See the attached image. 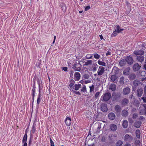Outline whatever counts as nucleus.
Here are the masks:
<instances>
[{"label": "nucleus", "mask_w": 146, "mask_h": 146, "mask_svg": "<svg viewBox=\"0 0 146 146\" xmlns=\"http://www.w3.org/2000/svg\"><path fill=\"white\" fill-rule=\"evenodd\" d=\"M111 97V94L110 93H106L101 96V100L102 102H106L110 99Z\"/></svg>", "instance_id": "1"}, {"label": "nucleus", "mask_w": 146, "mask_h": 146, "mask_svg": "<svg viewBox=\"0 0 146 146\" xmlns=\"http://www.w3.org/2000/svg\"><path fill=\"white\" fill-rule=\"evenodd\" d=\"M133 84L134 86H133V91H135L136 90V87L140 85H142L143 83L141 82L140 81L138 80H136L133 82Z\"/></svg>", "instance_id": "2"}, {"label": "nucleus", "mask_w": 146, "mask_h": 146, "mask_svg": "<svg viewBox=\"0 0 146 146\" xmlns=\"http://www.w3.org/2000/svg\"><path fill=\"white\" fill-rule=\"evenodd\" d=\"M105 68L102 66H100L97 71L98 75L101 76L104 73V71Z\"/></svg>", "instance_id": "3"}, {"label": "nucleus", "mask_w": 146, "mask_h": 146, "mask_svg": "<svg viewBox=\"0 0 146 146\" xmlns=\"http://www.w3.org/2000/svg\"><path fill=\"white\" fill-rule=\"evenodd\" d=\"M78 64L75 63L72 66V67L75 71L80 72L81 70L80 68L78 67Z\"/></svg>", "instance_id": "4"}, {"label": "nucleus", "mask_w": 146, "mask_h": 146, "mask_svg": "<svg viewBox=\"0 0 146 146\" xmlns=\"http://www.w3.org/2000/svg\"><path fill=\"white\" fill-rule=\"evenodd\" d=\"M125 60L126 62L130 65L132 64L133 62L132 58L130 56H127L125 59Z\"/></svg>", "instance_id": "5"}, {"label": "nucleus", "mask_w": 146, "mask_h": 146, "mask_svg": "<svg viewBox=\"0 0 146 146\" xmlns=\"http://www.w3.org/2000/svg\"><path fill=\"white\" fill-rule=\"evenodd\" d=\"M133 139V138L131 135L128 134H126L125 135L124 138V140L130 142Z\"/></svg>", "instance_id": "6"}, {"label": "nucleus", "mask_w": 146, "mask_h": 146, "mask_svg": "<svg viewBox=\"0 0 146 146\" xmlns=\"http://www.w3.org/2000/svg\"><path fill=\"white\" fill-rule=\"evenodd\" d=\"M111 81L114 82H117L118 81V77L117 76L113 75L110 77Z\"/></svg>", "instance_id": "7"}, {"label": "nucleus", "mask_w": 146, "mask_h": 146, "mask_svg": "<svg viewBox=\"0 0 146 146\" xmlns=\"http://www.w3.org/2000/svg\"><path fill=\"white\" fill-rule=\"evenodd\" d=\"M144 53L143 51L141 50H135L133 52L134 54L138 56L143 55L144 54Z\"/></svg>", "instance_id": "8"}, {"label": "nucleus", "mask_w": 146, "mask_h": 146, "mask_svg": "<svg viewBox=\"0 0 146 146\" xmlns=\"http://www.w3.org/2000/svg\"><path fill=\"white\" fill-rule=\"evenodd\" d=\"M130 92V89L129 87H126L123 88V94L126 95L128 94Z\"/></svg>", "instance_id": "9"}, {"label": "nucleus", "mask_w": 146, "mask_h": 146, "mask_svg": "<svg viewBox=\"0 0 146 146\" xmlns=\"http://www.w3.org/2000/svg\"><path fill=\"white\" fill-rule=\"evenodd\" d=\"M143 90L142 88H139L137 90V96L138 97H141L143 93Z\"/></svg>", "instance_id": "10"}, {"label": "nucleus", "mask_w": 146, "mask_h": 146, "mask_svg": "<svg viewBox=\"0 0 146 146\" xmlns=\"http://www.w3.org/2000/svg\"><path fill=\"white\" fill-rule=\"evenodd\" d=\"M137 59L138 62L142 63L144 60V57L143 55L138 56L137 57Z\"/></svg>", "instance_id": "11"}, {"label": "nucleus", "mask_w": 146, "mask_h": 146, "mask_svg": "<svg viewBox=\"0 0 146 146\" xmlns=\"http://www.w3.org/2000/svg\"><path fill=\"white\" fill-rule=\"evenodd\" d=\"M74 77L75 80L78 81L80 79L81 75L80 73L76 72L74 73Z\"/></svg>", "instance_id": "12"}, {"label": "nucleus", "mask_w": 146, "mask_h": 146, "mask_svg": "<svg viewBox=\"0 0 146 146\" xmlns=\"http://www.w3.org/2000/svg\"><path fill=\"white\" fill-rule=\"evenodd\" d=\"M101 109L102 111L104 112H106L108 110L107 105L104 104H102L101 105Z\"/></svg>", "instance_id": "13"}, {"label": "nucleus", "mask_w": 146, "mask_h": 146, "mask_svg": "<svg viewBox=\"0 0 146 146\" xmlns=\"http://www.w3.org/2000/svg\"><path fill=\"white\" fill-rule=\"evenodd\" d=\"M71 119L69 117H66L65 120V123L66 125L68 126L70 125L71 123Z\"/></svg>", "instance_id": "14"}, {"label": "nucleus", "mask_w": 146, "mask_h": 146, "mask_svg": "<svg viewBox=\"0 0 146 146\" xmlns=\"http://www.w3.org/2000/svg\"><path fill=\"white\" fill-rule=\"evenodd\" d=\"M124 30L123 29H121L120 26L119 25L116 26L115 29V31L117 33H119Z\"/></svg>", "instance_id": "15"}, {"label": "nucleus", "mask_w": 146, "mask_h": 146, "mask_svg": "<svg viewBox=\"0 0 146 146\" xmlns=\"http://www.w3.org/2000/svg\"><path fill=\"white\" fill-rule=\"evenodd\" d=\"M140 66L138 63L134 64L133 67V70L135 71H138L140 68Z\"/></svg>", "instance_id": "16"}, {"label": "nucleus", "mask_w": 146, "mask_h": 146, "mask_svg": "<svg viewBox=\"0 0 146 146\" xmlns=\"http://www.w3.org/2000/svg\"><path fill=\"white\" fill-rule=\"evenodd\" d=\"M141 124V121H135V122L134 126L136 128H139Z\"/></svg>", "instance_id": "17"}, {"label": "nucleus", "mask_w": 146, "mask_h": 146, "mask_svg": "<svg viewBox=\"0 0 146 146\" xmlns=\"http://www.w3.org/2000/svg\"><path fill=\"white\" fill-rule=\"evenodd\" d=\"M108 117L109 119L111 120H113L115 118V115L113 113H110L108 115Z\"/></svg>", "instance_id": "18"}, {"label": "nucleus", "mask_w": 146, "mask_h": 146, "mask_svg": "<svg viewBox=\"0 0 146 146\" xmlns=\"http://www.w3.org/2000/svg\"><path fill=\"white\" fill-rule=\"evenodd\" d=\"M117 126L116 125L112 124L110 126V128L113 131H116L117 129Z\"/></svg>", "instance_id": "19"}, {"label": "nucleus", "mask_w": 146, "mask_h": 146, "mask_svg": "<svg viewBox=\"0 0 146 146\" xmlns=\"http://www.w3.org/2000/svg\"><path fill=\"white\" fill-rule=\"evenodd\" d=\"M81 84H75L73 88L76 90H78L81 87Z\"/></svg>", "instance_id": "20"}, {"label": "nucleus", "mask_w": 146, "mask_h": 146, "mask_svg": "<svg viewBox=\"0 0 146 146\" xmlns=\"http://www.w3.org/2000/svg\"><path fill=\"white\" fill-rule=\"evenodd\" d=\"M60 6L63 12H65L66 9V5L64 3H62L60 5Z\"/></svg>", "instance_id": "21"}, {"label": "nucleus", "mask_w": 146, "mask_h": 146, "mask_svg": "<svg viewBox=\"0 0 146 146\" xmlns=\"http://www.w3.org/2000/svg\"><path fill=\"white\" fill-rule=\"evenodd\" d=\"M115 110L117 113L120 112L121 110V109L120 106L118 105H116L115 106Z\"/></svg>", "instance_id": "22"}, {"label": "nucleus", "mask_w": 146, "mask_h": 146, "mask_svg": "<svg viewBox=\"0 0 146 146\" xmlns=\"http://www.w3.org/2000/svg\"><path fill=\"white\" fill-rule=\"evenodd\" d=\"M128 125V122L127 120H124L123 121L122 126L124 128H126L127 127Z\"/></svg>", "instance_id": "23"}, {"label": "nucleus", "mask_w": 146, "mask_h": 146, "mask_svg": "<svg viewBox=\"0 0 146 146\" xmlns=\"http://www.w3.org/2000/svg\"><path fill=\"white\" fill-rule=\"evenodd\" d=\"M35 87H33L32 90V99L33 100V102L34 101V98L35 96Z\"/></svg>", "instance_id": "24"}, {"label": "nucleus", "mask_w": 146, "mask_h": 146, "mask_svg": "<svg viewBox=\"0 0 146 146\" xmlns=\"http://www.w3.org/2000/svg\"><path fill=\"white\" fill-rule=\"evenodd\" d=\"M109 89L110 90L114 91L116 89V85L114 84H112L110 86Z\"/></svg>", "instance_id": "25"}, {"label": "nucleus", "mask_w": 146, "mask_h": 146, "mask_svg": "<svg viewBox=\"0 0 146 146\" xmlns=\"http://www.w3.org/2000/svg\"><path fill=\"white\" fill-rule=\"evenodd\" d=\"M122 104L123 106H125L127 104L129 103V101L126 98L123 99L122 101Z\"/></svg>", "instance_id": "26"}, {"label": "nucleus", "mask_w": 146, "mask_h": 146, "mask_svg": "<svg viewBox=\"0 0 146 146\" xmlns=\"http://www.w3.org/2000/svg\"><path fill=\"white\" fill-rule=\"evenodd\" d=\"M93 61L92 60H88L86 62H85V64L84 66H88L89 65H92V64Z\"/></svg>", "instance_id": "27"}, {"label": "nucleus", "mask_w": 146, "mask_h": 146, "mask_svg": "<svg viewBox=\"0 0 146 146\" xmlns=\"http://www.w3.org/2000/svg\"><path fill=\"white\" fill-rule=\"evenodd\" d=\"M126 62L125 60L123 59L120 61L119 63L120 66H123L125 64Z\"/></svg>", "instance_id": "28"}, {"label": "nucleus", "mask_w": 146, "mask_h": 146, "mask_svg": "<svg viewBox=\"0 0 146 146\" xmlns=\"http://www.w3.org/2000/svg\"><path fill=\"white\" fill-rule=\"evenodd\" d=\"M135 134L137 137L138 139L140 138L141 134L140 130L139 129L135 131Z\"/></svg>", "instance_id": "29"}, {"label": "nucleus", "mask_w": 146, "mask_h": 146, "mask_svg": "<svg viewBox=\"0 0 146 146\" xmlns=\"http://www.w3.org/2000/svg\"><path fill=\"white\" fill-rule=\"evenodd\" d=\"M128 112L125 110H123L122 111V115L123 116L126 117L127 116Z\"/></svg>", "instance_id": "30"}, {"label": "nucleus", "mask_w": 146, "mask_h": 146, "mask_svg": "<svg viewBox=\"0 0 146 146\" xmlns=\"http://www.w3.org/2000/svg\"><path fill=\"white\" fill-rule=\"evenodd\" d=\"M141 99L144 102L146 103V91H144L143 96Z\"/></svg>", "instance_id": "31"}, {"label": "nucleus", "mask_w": 146, "mask_h": 146, "mask_svg": "<svg viewBox=\"0 0 146 146\" xmlns=\"http://www.w3.org/2000/svg\"><path fill=\"white\" fill-rule=\"evenodd\" d=\"M27 133H25L23 138L22 142H27Z\"/></svg>", "instance_id": "32"}, {"label": "nucleus", "mask_w": 146, "mask_h": 146, "mask_svg": "<svg viewBox=\"0 0 146 146\" xmlns=\"http://www.w3.org/2000/svg\"><path fill=\"white\" fill-rule=\"evenodd\" d=\"M41 94H38L37 96V104L38 105L41 100V99L40 98L41 97Z\"/></svg>", "instance_id": "33"}, {"label": "nucleus", "mask_w": 146, "mask_h": 146, "mask_svg": "<svg viewBox=\"0 0 146 146\" xmlns=\"http://www.w3.org/2000/svg\"><path fill=\"white\" fill-rule=\"evenodd\" d=\"M93 54H87L86 55L85 58L86 59H92L93 57Z\"/></svg>", "instance_id": "34"}, {"label": "nucleus", "mask_w": 146, "mask_h": 146, "mask_svg": "<svg viewBox=\"0 0 146 146\" xmlns=\"http://www.w3.org/2000/svg\"><path fill=\"white\" fill-rule=\"evenodd\" d=\"M135 77L136 75L134 74H131L129 76V78L130 80H133L135 78Z\"/></svg>", "instance_id": "35"}, {"label": "nucleus", "mask_w": 146, "mask_h": 146, "mask_svg": "<svg viewBox=\"0 0 146 146\" xmlns=\"http://www.w3.org/2000/svg\"><path fill=\"white\" fill-rule=\"evenodd\" d=\"M98 64L100 65H102L105 66H106V64L104 62L101 61L100 60H98Z\"/></svg>", "instance_id": "36"}, {"label": "nucleus", "mask_w": 146, "mask_h": 146, "mask_svg": "<svg viewBox=\"0 0 146 146\" xmlns=\"http://www.w3.org/2000/svg\"><path fill=\"white\" fill-rule=\"evenodd\" d=\"M124 77L122 76L120 77L119 80V83L123 85L124 84Z\"/></svg>", "instance_id": "37"}, {"label": "nucleus", "mask_w": 146, "mask_h": 146, "mask_svg": "<svg viewBox=\"0 0 146 146\" xmlns=\"http://www.w3.org/2000/svg\"><path fill=\"white\" fill-rule=\"evenodd\" d=\"M123 144V142L121 140H119L116 142V146H120Z\"/></svg>", "instance_id": "38"}, {"label": "nucleus", "mask_w": 146, "mask_h": 146, "mask_svg": "<svg viewBox=\"0 0 146 146\" xmlns=\"http://www.w3.org/2000/svg\"><path fill=\"white\" fill-rule=\"evenodd\" d=\"M94 58L96 59H99L100 57V56L97 53H94L93 54Z\"/></svg>", "instance_id": "39"}, {"label": "nucleus", "mask_w": 146, "mask_h": 146, "mask_svg": "<svg viewBox=\"0 0 146 146\" xmlns=\"http://www.w3.org/2000/svg\"><path fill=\"white\" fill-rule=\"evenodd\" d=\"M89 88H90V92H92L94 91V86L93 85H92V86H89Z\"/></svg>", "instance_id": "40"}, {"label": "nucleus", "mask_w": 146, "mask_h": 146, "mask_svg": "<svg viewBox=\"0 0 146 146\" xmlns=\"http://www.w3.org/2000/svg\"><path fill=\"white\" fill-rule=\"evenodd\" d=\"M119 33H117L115 31H114L113 33L111 34V36L112 37H115Z\"/></svg>", "instance_id": "41"}, {"label": "nucleus", "mask_w": 146, "mask_h": 146, "mask_svg": "<svg viewBox=\"0 0 146 146\" xmlns=\"http://www.w3.org/2000/svg\"><path fill=\"white\" fill-rule=\"evenodd\" d=\"M123 73L125 75H128L129 74V71L127 69H125L124 70Z\"/></svg>", "instance_id": "42"}, {"label": "nucleus", "mask_w": 146, "mask_h": 146, "mask_svg": "<svg viewBox=\"0 0 146 146\" xmlns=\"http://www.w3.org/2000/svg\"><path fill=\"white\" fill-rule=\"evenodd\" d=\"M36 128L34 124H33L32 126V129L31 130V132H32L33 133H34L35 132V131Z\"/></svg>", "instance_id": "43"}, {"label": "nucleus", "mask_w": 146, "mask_h": 146, "mask_svg": "<svg viewBox=\"0 0 146 146\" xmlns=\"http://www.w3.org/2000/svg\"><path fill=\"white\" fill-rule=\"evenodd\" d=\"M138 114L136 113H133L132 115V118L133 119H135L138 117Z\"/></svg>", "instance_id": "44"}, {"label": "nucleus", "mask_w": 146, "mask_h": 146, "mask_svg": "<svg viewBox=\"0 0 146 146\" xmlns=\"http://www.w3.org/2000/svg\"><path fill=\"white\" fill-rule=\"evenodd\" d=\"M81 91L84 92H86V86H84L81 89Z\"/></svg>", "instance_id": "45"}, {"label": "nucleus", "mask_w": 146, "mask_h": 146, "mask_svg": "<svg viewBox=\"0 0 146 146\" xmlns=\"http://www.w3.org/2000/svg\"><path fill=\"white\" fill-rule=\"evenodd\" d=\"M50 146H54V143L51 138H50Z\"/></svg>", "instance_id": "46"}, {"label": "nucleus", "mask_w": 146, "mask_h": 146, "mask_svg": "<svg viewBox=\"0 0 146 146\" xmlns=\"http://www.w3.org/2000/svg\"><path fill=\"white\" fill-rule=\"evenodd\" d=\"M100 94V92H97L95 94V98H98Z\"/></svg>", "instance_id": "47"}, {"label": "nucleus", "mask_w": 146, "mask_h": 146, "mask_svg": "<svg viewBox=\"0 0 146 146\" xmlns=\"http://www.w3.org/2000/svg\"><path fill=\"white\" fill-rule=\"evenodd\" d=\"M74 81H72V82H70V84L69 85V86L70 87V88L73 87V86H74Z\"/></svg>", "instance_id": "48"}, {"label": "nucleus", "mask_w": 146, "mask_h": 146, "mask_svg": "<svg viewBox=\"0 0 146 146\" xmlns=\"http://www.w3.org/2000/svg\"><path fill=\"white\" fill-rule=\"evenodd\" d=\"M62 69L64 71L66 72L67 71L68 68L66 67H64L62 68Z\"/></svg>", "instance_id": "49"}, {"label": "nucleus", "mask_w": 146, "mask_h": 146, "mask_svg": "<svg viewBox=\"0 0 146 146\" xmlns=\"http://www.w3.org/2000/svg\"><path fill=\"white\" fill-rule=\"evenodd\" d=\"M125 3L127 6L130 7V3L127 1H125Z\"/></svg>", "instance_id": "50"}, {"label": "nucleus", "mask_w": 146, "mask_h": 146, "mask_svg": "<svg viewBox=\"0 0 146 146\" xmlns=\"http://www.w3.org/2000/svg\"><path fill=\"white\" fill-rule=\"evenodd\" d=\"M90 8V6H86L85 9V11H87L88 10H89Z\"/></svg>", "instance_id": "51"}, {"label": "nucleus", "mask_w": 146, "mask_h": 146, "mask_svg": "<svg viewBox=\"0 0 146 146\" xmlns=\"http://www.w3.org/2000/svg\"><path fill=\"white\" fill-rule=\"evenodd\" d=\"M32 140L31 137H30L29 141V142L28 143V145L29 146H30L31 144V143H32Z\"/></svg>", "instance_id": "52"}, {"label": "nucleus", "mask_w": 146, "mask_h": 146, "mask_svg": "<svg viewBox=\"0 0 146 146\" xmlns=\"http://www.w3.org/2000/svg\"><path fill=\"white\" fill-rule=\"evenodd\" d=\"M91 82V81L90 80H85V84H86L90 83Z\"/></svg>", "instance_id": "53"}, {"label": "nucleus", "mask_w": 146, "mask_h": 146, "mask_svg": "<svg viewBox=\"0 0 146 146\" xmlns=\"http://www.w3.org/2000/svg\"><path fill=\"white\" fill-rule=\"evenodd\" d=\"M38 87H39V90H38L39 94H41L40 92V82H39V80H38Z\"/></svg>", "instance_id": "54"}, {"label": "nucleus", "mask_w": 146, "mask_h": 146, "mask_svg": "<svg viewBox=\"0 0 146 146\" xmlns=\"http://www.w3.org/2000/svg\"><path fill=\"white\" fill-rule=\"evenodd\" d=\"M89 76L88 74H85L84 76V77L86 79H88L89 78Z\"/></svg>", "instance_id": "55"}, {"label": "nucleus", "mask_w": 146, "mask_h": 146, "mask_svg": "<svg viewBox=\"0 0 146 146\" xmlns=\"http://www.w3.org/2000/svg\"><path fill=\"white\" fill-rule=\"evenodd\" d=\"M73 92L76 94L80 95V93L79 92L74 91Z\"/></svg>", "instance_id": "56"}, {"label": "nucleus", "mask_w": 146, "mask_h": 146, "mask_svg": "<svg viewBox=\"0 0 146 146\" xmlns=\"http://www.w3.org/2000/svg\"><path fill=\"white\" fill-rule=\"evenodd\" d=\"M137 109L135 108H133L131 110V112H135L137 111Z\"/></svg>", "instance_id": "57"}, {"label": "nucleus", "mask_w": 146, "mask_h": 146, "mask_svg": "<svg viewBox=\"0 0 146 146\" xmlns=\"http://www.w3.org/2000/svg\"><path fill=\"white\" fill-rule=\"evenodd\" d=\"M101 128V124L99 123L98 125V126L97 127L98 130L100 129Z\"/></svg>", "instance_id": "58"}, {"label": "nucleus", "mask_w": 146, "mask_h": 146, "mask_svg": "<svg viewBox=\"0 0 146 146\" xmlns=\"http://www.w3.org/2000/svg\"><path fill=\"white\" fill-rule=\"evenodd\" d=\"M128 120L129 122L130 123H132L133 122V121L131 118H129Z\"/></svg>", "instance_id": "59"}, {"label": "nucleus", "mask_w": 146, "mask_h": 146, "mask_svg": "<svg viewBox=\"0 0 146 146\" xmlns=\"http://www.w3.org/2000/svg\"><path fill=\"white\" fill-rule=\"evenodd\" d=\"M23 144L22 146H27V142H22Z\"/></svg>", "instance_id": "60"}, {"label": "nucleus", "mask_w": 146, "mask_h": 146, "mask_svg": "<svg viewBox=\"0 0 146 146\" xmlns=\"http://www.w3.org/2000/svg\"><path fill=\"white\" fill-rule=\"evenodd\" d=\"M111 55V52L109 51H108L106 53V56H108Z\"/></svg>", "instance_id": "61"}, {"label": "nucleus", "mask_w": 146, "mask_h": 146, "mask_svg": "<svg viewBox=\"0 0 146 146\" xmlns=\"http://www.w3.org/2000/svg\"><path fill=\"white\" fill-rule=\"evenodd\" d=\"M124 146H131V145L129 143H126Z\"/></svg>", "instance_id": "62"}, {"label": "nucleus", "mask_w": 146, "mask_h": 146, "mask_svg": "<svg viewBox=\"0 0 146 146\" xmlns=\"http://www.w3.org/2000/svg\"><path fill=\"white\" fill-rule=\"evenodd\" d=\"M143 68L145 69L146 70V64H144L143 66Z\"/></svg>", "instance_id": "63"}, {"label": "nucleus", "mask_w": 146, "mask_h": 146, "mask_svg": "<svg viewBox=\"0 0 146 146\" xmlns=\"http://www.w3.org/2000/svg\"><path fill=\"white\" fill-rule=\"evenodd\" d=\"M143 106L144 108L145 109V111H146V104H143Z\"/></svg>", "instance_id": "64"}]
</instances>
